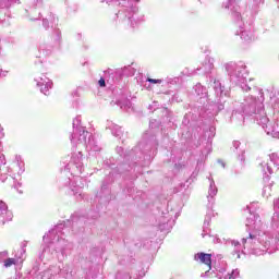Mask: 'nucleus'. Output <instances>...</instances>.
<instances>
[{
	"label": "nucleus",
	"instance_id": "obj_1",
	"mask_svg": "<svg viewBox=\"0 0 279 279\" xmlns=\"http://www.w3.org/2000/svg\"><path fill=\"white\" fill-rule=\"evenodd\" d=\"M194 258L198 263H202L203 265H206L208 271H210V269H213V255H210L208 253H197L194 256Z\"/></svg>",
	"mask_w": 279,
	"mask_h": 279
},
{
	"label": "nucleus",
	"instance_id": "obj_2",
	"mask_svg": "<svg viewBox=\"0 0 279 279\" xmlns=\"http://www.w3.org/2000/svg\"><path fill=\"white\" fill-rule=\"evenodd\" d=\"M10 215V210H8V205L2 201L0 203V217H8Z\"/></svg>",
	"mask_w": 279,
	"mask_h": 279
},
{
	"label": "nucleus",
	"instance_id": "obj_3",
	"mask_svg": "<svg viewBox=\"0 0 279 279\" xmlns=\"http://www.w3.org/2000/svg\"><path fill=\"white\" fill-rule=\"evenodd\" d=\"M12 265H16V259L8 258L4 260V267H12Z\"/></svg>",
	"mask_w": 279,
	"mask_h": 279
},
{
	"label": "nucleus",
	"instance_id": "obj_4",
	"mask_svg": "<svg viewBox=\"0 0 279 279\" xmlns=\"http://www.w3.org/2000/svg\"><path fill=\"white\" fill-rule=\"evenodd\" d=\"M146 81L149 82L150 84H162V80L160 78L156 80V78L148 77Z\"/></svg>",
	"mask_w": 279,
	"mask_h": 279
},
{
	"label": "nucleus",
	"instance_id": "obj_5",
	"mask_svg": "<svg viewBox=\"0 0 279 279\" xmlns=\"http://www.w3.org/2000/svg\"><path fill=\"white\" fill-rule=\"evenodd\" d=\"M98 84H99V86H101V88H104V87L106 86V80L100 78V80L98 81Z\"/></svg>",
	"mask_w": 279,
	"mask_h": 279
},
{
	"label": "nucleus",
	"instance_id": "obj_6",
	"mask_svg": "<svg viewBox=\"0 0 279 279\" xmlns=\"http://www.w3.org/2000/svg\"><path fill=\"white\" fill-rule=\"evenodd\" d=\"M248 239H256V235H253L252 233H250Z\"/></svg>",
	"mask_w": 279,
	"mask_h": 279
},
{
	"label": "nucleus",
	"instance_id": "obj_7",
	"mask_svg": "<svg viewBox=\"0 0 279 279\" xmlns=\"http://www.w3.org/2000/svg\"><path fill=\"white\" fill-rule=\"evenodd\" d=\"M2 203V201H0V204Z\"/></svg>",
	"mask_w": 279,
	"mask_h": 279
}]
</instances>
